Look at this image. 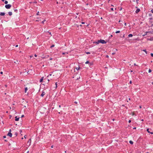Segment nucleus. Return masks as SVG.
<instances>
[{"mask_svg": "<svg viewBox=\"0 0 153 153\" xmlns=\"http://www.w3.org/2000/svg\"><path fill=\"white\" fill-rule=\"evenodd\" d=\"M11 5L10 4H6L5 5V7L7 9H9L11 7Z\"/></svg>", "mask_w": 153, "mask_h": 153, "instance_id": "obj_1", "label": "nucleus"}, {"mask_svg": "<svg viewBox=\"0 0 153 153\" xmlns=\"http://www.w3.org/2000/svg\"><path fill=\"white\" fill-rule=\"evenodd\" d=\"M100 43H101L102 44H105L106 43V42L104 40L100 39Z\"/></svg>", "mask_w": 153, "mask_h": 153, "instance_id": "obj_2", "label": "nucleus"}, {"mask_svg": "<svg viewBox=\"0 0 153 153\" xmlns=\"http://www.w3.org/2000/svg\"><path fill=\"white\" fill-rule=\"evenodd\" d=\"M140 11V10L139 8H137L135 11V13H138Z\"/></svg>", "mask_w": 153, "mask_h": 153, "instance_id": "obj_3", "label": "nucleus"}, {"mask_svg": "<svg viewBox=\"0 0 153 153\" xmlns=\"http://www.w3.org/2000/svg\"><path fill=\"white\" fill-rule=\"evenodd\" d=\"M7 135L10 137H11L12 135V134L11 132H9L7 134Z\"/></svg>", "mask_w": 153, "mask_h": 153, "instance_id": "obj_4", "label": "nucleus"}, {"mask_svg": "<svg viewBox=\"0 0 153 153\" xmlns=\"http://www.w3.org/2000/svg\"><path fill=\"white\" fill-rule=\"evenodd\" d=\"M31 139H29L28 141V142H27V144L29 143V146H30V145L31 143Z\"/></svg>", "mask_w": 153, "mask_h": 153, "instance_id": "obj_5", "label": "nucleus"}, {"mask_svg": "<svg viewBox=\"0 0 153 153\" xmlns=\"http://www.w3.org/2000/svg\"><path fill=\"white\" fill-rule=\"evenodd\" d=\"M147 131L148 133H150L151 134H153V132H150V131H149V128H148L147 129Z\"/></svg>", "mask_w": 153, "mask_h": 153, "instance_id": "obj_6", "label": "nucleus"}, {"mask_svg": "<svg viewBox=\"0 0 153 153\" xmlns=\"http://www.w3.org/2000/svg\"><path fill=\"white\" fill-rule=\"evenodd\" d=\"M45 94V93L44 91H42L41 96L43 97Z\"/></svg>", "mask_w": 153, "mask_h": 153, "instance_id": "obj_7", "label": "nucleus"}, {"mask_svg": "<svg viewBox=\"0 0 153 153\" xmlns=\"http://www.w3.org/2000/svg\"><path fill=\"white\" fill-rule=\"evenodd\" d=\"M94 43L95 44H98L100 43V40H98L97 42H94Z\"/></svg>", "mask_w": 153, "mask_h": 153, "instance_id": "obj_8", "label": "nucleus"}, {"mask_svg": "<svg viewBox=\"0 0 153 153\" xmlns=\"http://www.w3.org/2000/svg\"><path fill=\"white\" fill-rule=\"evenodd\" d=\"M15 120L16 121H18L19 120V118H20L19 117H17V116H16L15 117Z\"/></svg>", "mask_w": 153, "mask_h": 153, "instance_id": "obj_9", "label": "nucleus"}, {"mask_svg": "<svg viewBox=\"0 0 153 153\" xmlns=\"http://www.w3.org/2000/svg\"><path fill=\"white\" fill-rule=\"evenodd\" d=\"M5 13H4L1 12L0 13V15L1 16H4L5 15Z\"/></svg>", "mask_w": 153, "mask_h": 153, "instance_id": "obj_10", "label": "nucleus"}, {"mask_svg": "<svg viewBox=\"0 0 153 153\" xmlns=\"http://www.w3.org/2000/svg\"><path fill=\"white\" fill-rule=\"evenodd\" d=\"M43 78H44V77H42V78L40 79V82H42L43 80Z\"/></svg>", "mask_w": 153, "mask_h": 153, "instance_id": "obj_11", "label": "nucleus"}, {"mask_svg": "<svg viewBox=\"0 0 153 153\" xmlns=\"http://www.w3.org/2000/svg\"><path fill=\"white\" fill-rule=\"evenodd\" d=\"M8 14L10 16L12 15V13L11 12H8Z\"/></svg>", "mask_w": 153, "mask_h": 153, "instance_id": "obj_12", "label": "nucleus"}, {"mask_svg": "<svg viewBox=\"0 0 153 153\" xmlns=\"http://www.w3.org/2000/svg\"><path fill=\"white\" fill-rule=\"evenodd\" d=\"M17 135V132H16L15 134L13 135L14 136V137H16Z\"/></svg>", "mask_w": 153, "mask_h": 153, "instance_id": "obj_13", "label": "nucleus"}, {"mask_svg": "<svg viewBox=\"0 0 153 153\" xmlns=\"http://www.w3.org/2000/svg\"><path fill=\"white\" fill-rule=\"evenodd\" d=\"M133 36V35L131 34H129L128 35V37H131Z\"/></svg>", "mask_w": 153, "mask_h": 153, "instance_id": "obj_14", "label": "nucleus"}, {"mask_svg": "<svg viewBox=\"0 0 153 153\" xmlns=\"http://www.w3.org/2000/svg\"><path fill=\"white\" fill-rule=\"evenodd\" d=\"M129 142L131 144H133V142L131 140H130L129 141Z\"/></svg>", "mask_w": 153, "mask_h": 153, "instance_id": "obj_15", "label": "nucleus"}, {"mask_svg": "<svg viewBox=\"0 0 153 153\" xmlns=\"http://www.w3.org/2000/svg\"><path fill=\"white\" fill-rule=\"evenodd\" d=\"M28 89H27V87H25V93H26L27 91V90Z\"/></svg>", "mask_w": 153, "mask_h": 153, "instance_id": "obj_16", "label": "nucleus"}, {"mask_svg": "<svg viewBox=\"0 0 153 153\" xmlns=\"http://www.w3.org/2000/svg\"><path fill=\"white\" fill-rule=\"evenodd\" d=\"M120 31L119 30H118V31H117L116 32H115V33H120Z\"/></svg>", "mask_w": 153, "mask_h": 153, "instance_id": "obj_17", "label": "nucleus"}, {"mask_svg": "<svg viewBox=\"0 0 153 153\" xmlns=\"http://www.w3.org/2000/svg\"><path fill=\"white\" fill-rule=\"evenodd\" d=\"M14 11L16 13H17L18 12V10L16 9H15L14 10Z\"/></svg>", "mask_w": 153, "mask_h": 153, "instance_id": "obj_18", "label": "nucleus"}, {"mask_svg": "<svg viewBox=\"0 0 153 153\" xmlns=\"http://www.w3.org/2000/svg\"><path fill=\"white\" fill-rule=\"evenodd\" d=\"M55 46L54 45H52L51 47H50V48H52L53 47H54Z\"/></svg>", "mask_w": 153, "mask_h": 153, "instance_id": "obj_19", "label": "nucleus"}, {"mask_svg": "<svg viewBox=\"0 0 153 153\" xmlns=\"http://www.w3.org/2000/svg\"><path fill=\"white\" fill-rule=\"evenodd\" d=\"M152 72V70L151 69H149V73H150Z\"/></svg>", "mask_w": 153, "mask_h": 153, "instance_id": "obj_20", "label": "nucleus"}, {"mask_svg": "<svg viewBox=\"0 0 153 153\" xmlns=\"http://www.w3.org/2000/svg\"><path fill=\"white\" fill-rule=\"evenodd\" d=\"M4 3L5 4H7L8 3V1H5V2H4Z\"/></svg>", "mask_w": 153, "mask_h": 153, "instance_id": "obj_21", "label": "nucleus"}, {"mask_svg": "<svg viewBox=\"0 0 153 153\" xmlns=\"http://www.w3.org/2000/svg\"><path fill=\"white\" fill-rule=\"evenodd\" d=\"M89 61H87L85 62V64H88H88H89Z\"/></svg>", "mask_w": 153, "mask_h": 153, "instance_id": "obj_22", "label": "nucleus"}, {"mask_svg": "<svg viewBox=\"0 0 153 153\" xmlns=\"http://www.w3.org/2000/svg\"><path fill=\"white\" fill-rule=\"evenodd\" d=\"M46 21V20H43V21H42V23L44 24V22L45 21Z\"/></svg>", "mask_w": 153, "mask_h": 153, "instance_id": "obj_23", "label": "nucleus"}, {"mask_svg": "<svg viewBox=\"0 0 153 153\" xmlns=\"http://www.w3.org/2000/svg\"><path fill=\"white\" fill-rule=\"evenodd\" d=\"M92 65V63H90L89 62V66H91V65Z\"/></svg>", "mask_w": 153, "mask_h": 153, "instance_id": "obj_24", "label": "nucleus"}, {"mask_svg": "<svg viewBox=\"0 0 153 153\" xmlns=\"http://www.w3.org/2000/svg\"><path fill=\"white\" fill-rule=\"evenodd\" d=\"M143 51L145 52L146 53H147V51H146V50H143Z\"/></svg>", "mask_w": 153, "mask_h": 153, "instance_id": "obj_25", "label": "nucleus"}, {"mask_svg": "<svg viewBox=\"0 0 153 153\" xmlns=\"http://www.w3.org/2000/svg\"><path fill=\"white\" fill-rule=\"evenodd\" d=\"M87 54H90V52H85Z\"/></svg>", "mask_w": 153, "mask_h": 153, "instance_id": "obj_26", "label": "nucleus"}, {"mask_svg": "<svg viewBox=\"0 0 153 153\" xmlns=\"http://www.w3.org/2000/svg\"><path fill=\"white\" fill-rule=\"evenodd\" d=\"M48 33L50 35H51V36H52V35L51 34V32H49V31H48Z\"/></svg>", "mask_w": 153, "mask_h": 153, "instance_id": "obj_27", "label": "nucleus"}, {"mask_svg": "<svg viewBox=\"0 0 153 153\" xmlns=\"http://www.w3.org/2000/svg\"><path fill=\"white\" fill-rule=\"evenodd\" d=\"M39 11H38V12H37V13H36V15H39Z\"/></svg>", "mask_w": 153, "mask_h": 153, "instance_id": "obj_28", "label": "nucleus"}, {"mask_svg": "<svg viewBox=\"0 0 153 153\" xmlns=\"http://www.w3.org/2000/svg\"><path fill=\"white\" fill-rule=\"evenodd\" d=\"M151 55L152 57H153V53H151Z\"/></svg>", "mask_w": 153, "mask_h": 153, "instance_id": "obj_29", "label": "nucleus"}, {"mask_svg": "<svg viewBox=\"0 0 153 153\" xmlns=\"http://www.w3.org/2000/svg\"><path fill=\"white\" fill-rule=\"evenodd\" d=\"M14 63H16V64H17V63H18V61H16V62H15Z\"/></svg>", "mask_w": 153, "mask_h": 153, "instance_id": "obj_30", "label": "nucleus"}, {"mask_svg": "<svg viewBox=\"0 0 153 153\" xmlns=\"http://www.w3.org/2000/svg\"><path fill=\"white\" fill-rule=\"evenodd\" d=\"M80 78V77L79 76V78H77V79H76V80H78V79H79Z\"/></svg>", "mask_w": 153, "mask_h": 153, "instance_id": "obj_31", "label": "nucleus"}, {"mask_svg": "<svg viewBox=\"0 0 153 153\" xmlns=\"http://www.w3.org/2000/svg\"><path fill=\"white\" fill-rule=\"evenodd\" d=\"M76 69L77 70H78L79 69V68H76Z\"/></svg>", "mask_w": 153, "mask_h": 153, "instance_id": "obj_32", "label": "nucleus"}, {"mask_svg": "<svg viewBox=\"0 0 153 153\" xmlns=\"http://www.w3.org/2000/svg\"><path fill=\"white\" fill-rule=\"evenodd\" d=\"M33 2V3H37V2L36 1H34V2Z\"/></svg>", "mask_w": 153, "mask_h": 153, "instance_id": "obj_33", "label": "nucleus"}, {"mask_svg": "<svg viewBox=\"0 0 153 153\" xmlns=\"http://www.w3.org/2000/svg\"><path fill=\"white\" fill-rule=\"evenodd\" d=\"M111 10L113 11V8H111Z\"/></svg>", "mask_w": 153, "mask_h": 153, "instance_id": "obj_34", "label": "nucleus"}, {"mask_svg": "<svg viewBox=\"0 0 153 153\" xmlns=\"http://www.w3.org/2000/svg\"><path fill=\"white\" fill-rule=\"evenodd\" d=\"M22 130H19V132H20V134L22 132Z\"/></svg>", "mask_w": 153, "mask_h": 153, "instance_id": "obj_35", "label": "nucleus"}, {"mask_svg": "<svg viewBox=\"0 0 153 153\" xmlns=\"http://www.w3.org/2000/svg\"><path fill=\"white\" fill-rule=\"evenodd\" d=\"M55 85H56V87H57V82L55 83Z\"/></svg>", "mask_w": 153, "mask_h": 153, "instance_id": "obj_36", "label": "nucleus"}, {"mask_svg": "<svg viewBox=\"0 0 153 153\" xmlns=\"http://www.w3.org/2000/svg\"><path fill=\"white\" fill-rule=\"evenodd\" d=\"M151 11L152 13H153V9Z\"/></svg>", "mask_w": 153, "mask_h": 153, "instance_id": "obj_37", "label": "nucleus"}, {"mask_svg": "<svg viewBox=\"0 0 153 153\" xmlns=\"http://www.w3.org/2000/svg\"><path fill=\"white\" fill-rule=\"evenodd\" d=\"M24 117V115H22L21 117L22 118V117Z\"/></svg>", "mask_w": 153, "mask_h": 153, "instance_id": "obj_38", "label": "nucleus"}, {"mask_svg": "<svg viewBox=\"0 0 153 153\" xmlns=\"http://www.w3.org/2000/svg\"><path fill=\"white\" fill-rule=\"evenodd\" d=\"M3 138H6V136H3Z\"/></svg>", "mask_w": 153, "mask_h": 153, "instance_id": "obj_39", "label": "nucleus"}, {"mask_svg": "<svg viewBox=\"0 0 153 153\" xmlns=\"http://www.w3.org/2000/svg\"><path fill=\"white\" fill-rule=\"evenodd\" d=\"M3 72H2V71H1V72H0V74H3Z\"/></svg>", "mask_w": 153, "mask_h": 153, "instance_id": "obj_40", "label": "nucleus"}, {"mask_svg": "<svg viewBox=\"0 0 153 153\" xmlns=\"http://www.w3.org/2000/svg\"><path fill=\"white\" fill-rule=\"evenodd\" d=\"M131 121L130 120L128 121V123H131Z\"/></svg>", "mask_w": 153, "mask_h": 153, "instance_id": "obj_41", "label": "nucleus"}, {"mask_svg": "<svg viewBox=\"0 0 153 153\" xmlns=\"http://www.w3.org/2000/svg\"><path fill=\"white\" fill-rule=\"evenodd\" d=\"M129 83L130 84H131L132 83V81H130L129 82Z\"/></svg>", "mask_w": 153, "mask_h": 153, "instance_id": "obj_42", "label": "nucleus"}, {"mask_svg": "<svg viewBox=\"0 0 153 153\" xmlns=\"http://www.w3.org/2000/svg\"><path fill=\"white\" fill-rule=\"evenodd\" d=\"M152 15V14H149V16H151Z\"/></svg>", "mask_w": 153, "mask_h": 153, "instance_id": "obj_43", "label": "nucleus"}, {"mask_svg": "<svg viewBox=\"0 0 153 153\" xmlns=\"http://www.w3.org/2000/svg\"><path fill=\"white\" fill-rule=\"evenodd\" d=\"M82 23V24H85V22H82V23Z\"/></svg>", "mask_w": 153, "mask_h": 153, "instance_id": "obj_44", "label": "nucleus"}, {"mask_svg": "<svg viewBox=\"0 0 153 153\" xmlns=\"http://www.w3.org/2000/svg\"><path fill=\"white\" fill-rule=\"evenodd\" d=\"M11 131V129H10V130H9V132H10Z\"/></svg>", "mask_w": 153, "mask_h": 153, "instance_id": "obj_45", "label": "nucleus"}, {"mask_svg": "<svg viewBox=\"0 0 153 153\" xmlns=\"http://www.w3.org/2000/svg\"><path fill=\"white\" fill-rule=\"evenodd\" d=\"M138 0H136V1H137V3H138Z\"/></svg>", "mask_w": 153, "mask_h": 153, "instance_id": "obj_46", "label": "nucleus"}, {"mask_svg": "<svg viewBox=\"0 0 153 153\" xmlns=\"http://www.w3.org/2000/svg\"><path fill=\"white\" fill-rule=\"evenodd\" d=\"M74 103H75L77 104V102H76V101H75V102H74Z\"/></svg>", "mask_w": 153, "mask_h": 153, "instance_id": "obj_47", "label": "nucleus"}, {"mask_svg": "<svg viewBox=\"0 0 153 153\" xmlns=\"http://www.w3.org/2000/svg\"><path fill=\"white\" fill-rule=\"evenodd\" d=\"M34 56H35V57H36L37 56V55L36 54H35L34 55Z\"/></svg>", "mask_w": 153, "mask_h": 153, "instance_id": "obj_48", "label": "nucleus"}, {"mask_svg": "<svg viewBox=\"0 0 153 153\" xmlns=\"http://www.w3.org/2000/svg\"><path fill=\"white\" fill-rule=\"evenodd\" d=\"M62 54H65V53L64 52H63L62 53Z\"/></svg>", "mask_w": 153, "mask_h": 153, "instance_id": "obj_49", "label": "nucleus"}, {"mask_svg": "<svg viewBox=\"0 0 153 153\" xmlns=\"http://www.w3.org/2000/svg\"><path fill=\"white\" fill-rule=\"evenodd\" d=\"M52 58H51L50 59V60H52Z\"/></svg>", "mask_w": 153, "mask_h": 153, "instance_id": "obj_50", "label": "nucleus"}, {"mask_svg": "<svg viewBox=\"0 0 153 153\" xmlns=\"http://www.w3.org/2000/svg\"><path fill=\"white\" fill-rule=\"evenodd\" d=\"M18 47V45H16V47Z\"/></svg>", "mask_w": 153, "mask_h": 153, "instance_id": "obj_51", "label": "nucleus"}, {"mask_svg": "<svg viewBox=\"0 0 153 153\" xmlns=\"http://www.w3.org/2000/svg\"><path fill=\"white\" fill-rule=\"evenodd\" d=\"M133 128L134 129H135L136 128V127H134V128Z\"/></svg>", "mask_w": 153, "mask_h": 153, "instance_id": "obj_52", "label": "nucleus"}, {"mask_svg": "<svg viewBox=\"0 0 153 153\" xmlns=\"http://www.w3.org/2000/svg\"><path fill=\"white\" fill-rule=\"evenodd\" d=\"M106 57H108V55H106Z\"/></svg>", "mask_w": 153, "mask_h": 153, "instance_id": "obj_53", "label": "nucleus"}, {"mask_svg": "<svg viewBox=\"0 0 153 153\" xmlns=\"http://www.w3.org/2000/svg\"><path fill=\"white\" fill-rule=\"evenodd\" d=\"M30 4L33 3V2H30Z\"/></svg>", "mask_w": 153, "mask_h": 153, "instance_id": "obj_54", "label": "nucleus"}, {"mask_svg": "<svg viewBox=\"0 0 153 153\" xmlns=\"http://www.w3.org/2000/svg\"><path fill=\"white\" fill-rule=\"evenodd\" d=\"M59 108H60V107H61V105H59Z\"/></svg>", "mask_w": 153, "mask_h": 153, "instance_id": "obj_55", "label": "nucleus"}, {"mask_svg": "<svg viewBox=\"0 0 153 153\" xmlns=\"http://www.w3.org/2000/svg\"><path fill=\"white\" fill-rule=\"evenodd\" d=\"M36 22H39V20H36Z\"/></svg>", "mask_w": 153, "mask_h": 153, "instance_id": "obj_56", "label": "nucleus"}, {"mask_svg": "<svg viewBox=\"0 0 153 153\" xmlns=\"http://www.w3.org/2000/svg\"><path fill=\"white\" fill-rule=\"evenodd\" d=\"M51 74H49V75H48V76H51Z\"/></svg>", "mask_w": 153, "mask_h": 153, "instance_id": "obj_57", "label": "nucleus"}, {"mask_svg": "<svg viewBox=\"0 0 153 153\" xmlns=\"http://www.w3.org/2000/svg\"><path fill=\"white\" fill-rule=\"evenodd\" d=\"M139 107H140V108H141V106H139Z\"/></svg>", "mask_w": 153, "mask_h": 153, "instance_id": "obj_58", "label": "nucleus"}, {"mask_svg": "<svg viewBox=\"0 0 153 153\" xmlns=\"http://www.w3.org/2000/svg\"><path fill=\"white\" fill-rule=\"evenodd\" d=\"M51 148H53V146H51Z\"/></svg>", "mask_w": 153, "mask_h": 153, "instance_id": "obj_59", "label": "nucleus"}, {"mask_svg": "<svg viewBox=\"0 0 153 153\" xmlns=\"http://www.w3.org/2000/svg\"><path fill=\"white\" fill-rule=\"evenodd\" d=\"M5 0H1L2 1H4Z\"/></svg>", "mask_w": 153, "mask_h": 153, "instance_id": "obj_60", "label": "nucleus"}, {"mask_svg": "<svg viewBox=\"0 0 153 153\" xmlns=\"http://www.w3.org/2000/svg\"><path fill=\"white\" fill-rule=\"evenodd\" d=\"M56 4H58V1H56Z\"/></svg>", "mask_w": 153, "mask_h": 153, "instance_id": "obj_61", "label": "nucleus"}, {"mask_svg": "<svg viewBox=\"0 0 153 153\" xmlns=\"http://www.w3.org/2000/svg\"><path fill=\"white\" fill-rule=\"evenodd\" d=\"M134 65H137L135 63L134 64Z\"/></svg>", "mask_w": 153, "mask_h": 153, "instance_id": "obj_62", "label": "nucleus"}, {"mask_svg": "<svg viewBox=\"0 0 153 153\" xmlns=\"http://www.w3.org/2000/svg\"><path fill=\"white\" fill-rule=\"evenodd\" d=\"M4 141H7V140H4Z\"/></svg>", "mask_w": 153, "mask_h": 153, "instance_id": "obj_63", "label": "nucleus"}, {"mask_svg": "<svg viewBox=\"0 0 153 153\" xmlns=\"http://www.w3.org/2000/svg\"><path fill=\"white\" fill-rule=\"evenodd\" d=\"M152 84L153 85V82H152Z\"/></svg>", "mask_w": 153, "mask_h": 153, "instance_id": "obj_64", "label": "nucleus"}]
</instances>
